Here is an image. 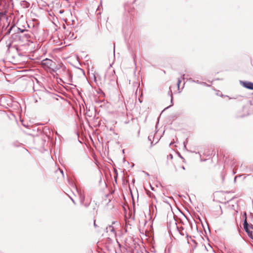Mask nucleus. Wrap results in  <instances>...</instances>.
<instances>
[{
  "label": "nucleus",
  "mask_w": 253,
  "mask_h": 253,
  "mask_svg": "<svg viewBox=\"0 0 253 253\" xmlns=\"http://www.w3.org/2000/svg\"><path fill=\"white\" fill-rule=\"evenodd\" d=\"M42 65L45 70L50 73L52 72H55L58 69L57 66H55V62L48 58H46L42 61Z\"/></svg>",
  "instance_id": "obj_1"
},
{
  "label": "nucleus",
  "mask_w": 253,
  "mask_h": 253,
  "mask_svg": "<svg viewBox=\"0 0 253 253\" xmlns=\"http://www.w3.org/2000/svg\"><path fill=\"white\" fill-rule=\"evenodd\" d=\"M244 228L246 232L247 233L249 237L253 239V226L252 224H249L247 220V214L246 212H244Z\"/></svg>",
  "instance_id": "obj_2"
},
{
  "label": "nucleus",
  "mask_w": 253,
  "mask_h": 253,
  "mask_svg": "<svg viewBox=\"0 0 253 253\" xmlns=\"http://www.w3.org/2000/svg\"><path fill=\"white\" fill-rule=\"evenodd\" d=\"M115 70L111 68V65H110V67L108 68L105 74V78L109 80H112L115 78Z\"/></svg>",
  "instance_id": "obj_3"
},
{
  "label": "nucleus",
  "mask_w": 253,
  "mask_h": 253,
  "mask_svg": "<svg viewBox=\"0 0 253 253\" xmlns=\"http://www.w3.org/2000/svg\"><path fill=\"white\" fill-rule=\"evenodd\" d=\"M20 39L23 42H27V43L24 44L25 45L29 46L30 45L29 44V42H33L32 41L31 36L29 34H25L22 36H20Z\"/></svg>",
  "instance_id": "obj_4"
},
{
  "label": "nucleus",
  "mask_w": 253,
  "mask_h": 253,
  "mask_svg": "<svg viewBox=\"0 0 253 253\" xmlns=\"http://www.w3.org/2000/svg\"><path fill=\"white\" fill-rule=\"evenodd\" d=\"M242 85L248 89L253 90V83L250 82H241Z\"/></svg>",
  "instance_id": "obj_5"
},
{
  "label": "nucleus",
  "mask_w": 253,
  "mask_h": 253,
  "mask_svg": "<svg viewBox=\"0 0 253 253\" xmlns=\"http://www.w3.org/2000/svg\"><path fill=\"white\" fill-rule=\"evenodd\" d=\"M20 4L23 8H27L30 6V3L25 0L21 1Z\"/></svg>",
  "instance_id": "obj_6"
},
{
  "label": "nucleus",
  "mask_w": 253,
  "mask_h": 253,
  "mask_svg": "<svg viewBox=\"0 0 253 253\" xmlns=\"http://www.w3.org/2000/svg\"><path fill=\"white\" fill-rule=\"evenodd\" d=\"M106 230L107 232H111L113 234H115L114 227L111 225H109L108 227H107Z\"/></svg>",
  "instance_id": "obj_7"
},
{
  "label": "nucleus",
  "mask_w": 253,
  "mask_h": 253,
  "mask_svg": "<svg viewBox=\"0 0 253 253\" xmlns=\"http://www.w3.org/2000/svg\"><path fill=\"white\" fill-rule=\"evenodd\" d=\"M178 231H179V234H180L181 235H182V236H184L185 235H186V237H187V238H188V235L187 233H186V232H184L183 231V228L182 229V230H180V229H179V228H178Z\"/></svg>",
  "instance_id": "obj_8"
},
{
  "label": "nucleus",
  "mask_w": 253,
  "mask_h": 253,
  "mask_svg": "<svg viewBox=\"0 0 253 253\" xmlns=\"http://www.w3.org/2000/svg\"><path fill=\"white\" fill-rule=\"evenodd\" d=\"M6 15L5 12H0V20H1L3 17H4Z\"/></svg>",
  "instance_id": "obj_9"
},
{
  "label": "nucleus",
  "mask_w": 253,
  "mask_h": 253,
  "mask_svg": "<svg viewBox=\"0 0 253 253\" xmlns=\"http://www.w3.org/2000/svg\"><path fill=\"white\" fill-rule=\"evenodd\" d=\"M15 27V26L14 25H12L11 26L7 31L6 34H8L10 33L11 31L12 30V29Z\"/></svg>",
  "instance_id": "obj_10"
},
{
  "label": "nucleus",
  "mask_w": 253,
  "mask_h": 253,
  "mask_svg": "<svg viewBox=\"0 0 253 253\" xmlns=\"http://www.w3.org/2000/svg\"><path fill=\"white\" fill-rule=\"evenodd\" d=\"M17 31H20L21 33H23V32H24L26 31V30L25 29H20L19 28H17Z\"/></svg>",
  "instance_id": "obj_11"
},
{
  "label": "nucleus",
  "mask_w": 253,
  "mask_h": 253,
  "mask_svg": "<svg viewBox=\"0 0 253 253\" xmlns=\"http://www.w3.org/2000/svg\"><path fill=\"white\" fill-rule=\"evenodd\" d=\"M173 158V156L172 154H170L168 156V159H170V160H172Z\"/></svg>",
  "instance_id": "obj_12"
},
{
  "label": "nucleus",
  "mask_w": 253,
  "mask_h": 253,
  "mask_svg": "<svg viewBox=\"0 0 253 253\" xmlns=\"http://www.w3.org/2000/svg\"><path fill=\"white\" fill-rule=\"evenodd\" d=\"M180 83H181V80H180V79H179L178 80V81H177V85H178V87H179V84H180Z\"/></svg>",
  "instance_id": "obj_13"
},
{
  "label": "nucleus",
  "mask_w": 253,
  "mask_h": 253,
  "mask_svg": "<svg viewBox=\"0 0 253 253\" xmlns=\"http://www.w3.org/2000/svg\"><path fill=\"white\" fill-rule=\"evenodd\" d=\"M94 224V226L95 227H97V225L96 224L95 220H94V224Z\"/></svg>",
  "instance_id": "obj_14"
},
{
  "label": "nucleus",
  "mask_w": 253,
  "mask_h": 253,
  "mask_svg": "<svg viewBox=\"0 0 253 253\" xmlns=\"http://www.w3.org/2000/svg\"><path fill=\"white\" fill-rule=\"evenodd\" d=\"M59 170H60V172L62 174L63 176H64V174H63V170H61V169H59Z\"/></svg>",
  "instance_id": "obj_15"
},
{
  "label": "nucleus",
  "mask_w": 253,
  "mask_h": 253,
  "mask_svg": "<svg viewBox=\"0 0 253 253\" xmlns=\"http://www.w3.org/2000/svg\"><path fill=\"white\" fill-rule=\"evenodd\" d=\"M115 48H113V53H114V54H115Z\"/></svg>",
  "instance_id": "obj_16"
},
{
  "label": "nucleus",
  "mask_w": 253,
  "mask_h": 253,
  "mask_svg": "<svg viewBox=\"0 0 253 253\" xmlns=\"http://www.w3.org/2000/svg\"><path fill=\"white\" fill-rule=\"evenodd\" d=\"M182 169H185V168H184V166H183V167H182Z\"/></svg>",
  "instance_id": "obj_17"
},
{
  "label": "nucleus",
  "mask_w": 253,
  "mask_h": 253,
  "mask_svg": "<svg viewBox=\"0 0 253 253\" xmlns=\"http://www.w3.org/2000/svg\"><path fill=\"white\" fill-rule=\"evenodd\" d=\"M72 201L75 203V202H74V201L73 199H72Z\"/></svg>",
  "instance_id": "obj_18"
}]
</instances>
